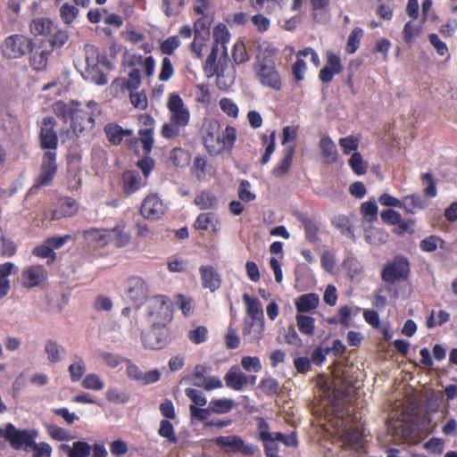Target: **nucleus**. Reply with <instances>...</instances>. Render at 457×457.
I'll return each mask as SVG.
<instances>
[{
    "mask_svg": "<svg viewBox=\"0 0 457 457\" xmlns=\"http://www.w3.org/2000/svg\"><path fill=\"white\" fill-rule=\"evenodd\" d=\"M235 406V402L229 398H217L210 402V407L213 413L226 414Z\"/></svg>",
    "mask_w": 457,
    "mask_h": 457,
    "instance_id": "obj_41",
    "label": "nucleus"
},
{
    "mask_svg": "<svg viewBox=\"0 0 457 457\" xmlns=\"http://www.w3.org/2000/svg\"><path fill=\"white\" fill-rule=\"evenodd\" d=\"M226 386L235 391H241L248 383V377L239 367L235 365L229 369L224 377Z\"/></svg>",
    "mask_w": 457,
    "mask_h": 457,
    "instance_id": "obj_24",
    "label": "nucleus"
},
{
    "mask_svg": "<svg viewBox=\"0 0 457 457\" xmlns=\"http://www.w3.org/2000/svg\"><path fill=\"white\" fill-rule=\"evenodd\" d=\"M199 272L204 288L209 289L211 292H215L220 287V275L212 266H201Z\"/></svg>",
    "mask_w": 457,
    "mask_h": 457,
    "instance_id": "obj_23",
    "label": "nucleus"
},
{
    "mask_svg": "<svg viewBox=\"0 0 457 457\" xmlns=\"http://www.w3.org/2000/svg\"><path fill=\"white\" fill-rule=\"evenodd\" d=\"M148 287L144 279L138 277L128 280L127 295L136 304H140L147 296Z\"/></svg>",
    "mask_w": 457,
    "mask_h": 457,
    "instance_id": "obj_22",
    "label": "nucleus"
},
{
    "mask_svg": "<svg viewBox=\"0 0 457 457\" xmlns=\"http://www.w3.org/2000/svg\"><path fill=\"white\" fill-rule=\"evenodd\" d=\"M56 153L46 152L43 157L40 173L34 185L35 187H43L50 185L57 172Z\"/></svg>",
    "mask_w": 457,
    "mask_h": 457,
    "instance_id": "obj_13",
    "label": "nucleus"
},
{
    "mask_svg": "<svg viewBox=\"0 0 457 457\" xmlns=\"http://www.w3.org/2000/svg\"><path fill=\"white\" fill-rule=\"evenodd\" d=\"M79 205L77 202L70 197L61 198L57 207L52 212V220H60L65 217H71L77 213Z\"/></svg>",
    "mask_w": 457,
    "mask_h": 457,
    "instance_id": "obj_26",
    "label": "nucleus"
},
{
    "mask_svg": "<svg viewBox=\"0 0 457 457\" xmlns=\"http://www.w3.org/2000/svg\"><path fill=\"white\" fill-rule=\"evenodd\" d=\"M409 271L410 265L407 259L403 256H396L383 269L382 278L384 281L393 284L398 280L405 279Z\"/></svg>",
    "mask_w": 457,
    "mask_h": 457,
    "instance_id": "obj_9",
    "label": "nucleus"
},
{
    "mask_svg": "<svg viewBox=\"0 0 457 457\" xmlns=\"http://www.w3.org/2000/svg\"><path fill=\"white\" fill-rule=\"evenodd\" d=\"M86 245L92 249L105 246L112 239V233L104 228H88L82 232Z\"/></svg>",
    "mask_w": 457,
    "mask_h": 457,
    "instance_id": "obj_18",
    "label": "nucleus"
},
{
    "mask_svg": "<svg viewBox=\"0 0 457 457\" xmlns=\"http://www.w3.org/2000/svg\"><path fill=\"white\" fill-rule=\"evenodd\" d=\"M185 125H179L169 119L161 129V135L166 139H173L179 136L181 129L185 128Z\"/></svg>",
    "mask_w": 457,
    "mask_h": 457,
    "instance_id": "obj_47",
    "label": "nucleus"
},
{
    "mask_svg": "<svg viewBox=\"0 0 457 457\" xmlns=\"http://www.w3.org/2000/svg\"><path fill=\"white\" fill-rule=\"evenodd\" d=\"M244 303L246 305V313L249 320L264 322V315L262 303L259 299L252 297L248 294L243 295Z\"/></svg>",
    "mask_w": 457,
    "mask_h": 457,
    "instance_id": "obj_28",
    "label": "nucleus"
},
{
    "mask_svg": "<svg viewBox=\"0 0 457 457\" xmlns=\"http://www.w3.org/2000/svg\"><path fill=\"white\" fill-rule=\"evenodd\" d=\"M32 49V41L26 36L14 34L7 37L1 46V51L7 59H18Z\"/></svg>",
    "mask_w": 457,
    "mask_h": 457,
    "instance_id": "obj_8",
    "label": "nucleus"
},
{
    "mask_svg": "<svg viewBox=\"0 0 457 457\" xmlns=\"http://www.w3.org/2000/svg\"><path fill=\"white\" fill-rule=\"evenodd\" d=\"M361 211L363 219L368 222H373L378 218V206L374 200L363 203Z\"/></svg>",
    "mask_w": 457,
    "mask_h": 457,
    "instance_id": "obj_52",
    "label": "nucleus"
},
{
    "mask_svg": "<svg viewBox=\"0 0 457 457\" xmlns=\"http://www.w3.org/2000/svg\"><path fill=\"white\" fill-rule=\"evenodd\" d=\"M220 220L216 213L203 212L198 215L194 222V228L197 230H209L216 233L220 229Z\"/></svg>",
    "mask_w": 457,
    "mask_h": 457,
    "instance_id": "obj_25",
    "label": "nucleus"
},
{
    "mask_svg": "<svg viewBox=\"0 0 457 457\" xmlns=\"http://www.w3.org/2000/svg\"><path fill=\"white\" fill-rule=\"evenodd\" d=\"M219 105L222 112H225L228 116L232 118H237L238 116V107L232 99L223 97L220 100Z\"/></svg>",
    "mask_w": 457,
    "mask_h": 457,
    "instance_id": "obj_60",
    "label": "nucleus"
},
{
    "mask_svg": "<svg viewBox=\"0 0 457 457\" xmlns=\"http://www.w3.org/2000/svg\"><path fill=\"white\" fill-rule=\"evenodd\" d=\"M60 449L68 457H89L92 452V446L83 440L76 441L71 445L62 444Z\"/></svg>",
    "mask_w": 457,
    "mask_h": 457,
    "instance_id": "obj_30",
    "label": "nucleus"
},
{
    "mask_svg": "<svg viewBox=\"0 0 457 457\" xmlns=\"http://www.w3.org/2000/svg\"><path fill=\"white\" fill-rule=\"evenodd\" d=\"M82 386L86 389L100 391L104 387V382L97 374L89 373L82 380Z\"/></svg>",
    "mask_w": 457,
    "mask_h": 457,
    "instance_id": "obj_50",
    "label": "nucleus"
},
{
    "mask_svg": "<svg viewBox=\"0 0 457 457\" xmlns=\"http://www.w3.org/2000/svg\"><path fill=\"white\" fill-rule=\"evenodd\" d=\"M37 436V429H18L12 423H8L4 430V437L15 450L29 451L31 444Z\"/></svg>",
    "mask_w": 457,
    "mask_h": 457,
    "instance_id": "obj_5",
    "label": "nucleus"
},
{
    "mask_svg": "<svg viewBox=\"0 0 457 457\" xmlns=\"http://www.w3.org/2000/svg\"><path fill=\"white\" fill-rule=\"evenodd\" d=\"M327 63L320 70L319 78L323 83H329L332 81L334 76L343 71V64L339 55L336 54L331 51H328L326 54Z\"/></svg>",
    "mask_w": 457,
    "mask_h": 457,
    "instance_id": "obj_17",
    "label": "nucleus"
},
{
    "mask_svg": "<svg viewBox=\"0 0 457 457\" xmlns=\"http://www.w3.org/2000/svg\"><path fill=\"white\" fill-rule=\"evenodd\" d=\"M122 185L124 192L131 195L145 185V182H143L142 178L136 171L128 170L122 175Z\"/></svg>",
    "mask_w": 457,
    "mask_h": 457,
    "instance_id": "obj_34",
    "label": "nucleus"
},
{
    "mask_svg": "<svg viewBox=\"0 0 457 457\" xmlns=\"http://www.w3.org/2000/svg\"><path fill=\"white\" fill-rule=\"evenodd\" d=\"M362 435L358 428H349L343 432L342 439L351 447H358L361 444Z\"/></svg>",
    "mask_w": 457,
    "mask_h": 457,
    "instance_id": "obj_48",
    "label": "nucleus"
},
{
    "mask_svg": "<svg viewBox=\"0 0 457 457\" xmlns=\"http://www.w3.org/2000/svg\"><path fill=\"white\" fill-rule=\"evenodd\" d=\"M51 50H35L31 55V65L36 71H44L47 66V62Z\"/></svg>",
    "mask_w": 457,
    "mask_h": 457,
    "instance_id": "obj_43",
    "label": "nucleus"
},
{
    "mask_svg": "<svg viewBox=\"0 0 457 457\" xmlns=\"http://www.w3.org/2000/svg\"><path fill=\"white\" fill-rule=\"evenodd\" d=\"M194 202L201 210L215 208L218 203L216 196L210 192L200 193L195 196Z\"/></svg>",
    "mask_w": 457,
    "mask_h": 457,
    "instance_id": "obj_44",
    "label": "nucleus"
},
{
    "mask_svg": "<svg viewBox=\"0 0 457 457\" xmlns=\"http://www.w3.org/2000/svg\"><path fill=\"white\" fill-rule=\"evenodd\" d=\"M243 369L248 372H259L262 370V363L259 357L244 356L241 360Z\"/></svg>",
    "mask_w": 457,
    "mask_h": 457,
    "instance_id": "obj_61",
    "label": "nucleus"
},
{
    "mask_svg": "<svg viewBox=\"0 0 457 457\" xmlns=\"http://www.w3.org/2000/svg\"><path fill=\"white\" fill-rule=\"evenodd\" d=\"M18 272V267L12 262L0 264V299L4 298L10 292L11 281L9 277Z\"/></svg>",
    "mask_w": 457,
    "mask_h": 457,
    "instance_id": "obj_27",
    "label": "nucleus"
},
{
    "mask_svg": "<svg viewBox=\"0 0 457 457\" xmlns=\"http://www.w3.org/2000/svg\"><path fill=\"white\" fill-rule=\"evenodd\" d=\"M320 303V297L315 293L300 295L295 299V304L298 313L309 312L315 310Z\"/></svg>",
    "mask_w": 457,
    "mask_h": 457,
    "instance_id": "obj_32",
    "label": "nucleus"
},
{
    "mask_svg": "<svg viewBox=\"0 0 457 457\" xmlns=\"http://www.w3.org/2000/svg\"><path fill=\"white\" fill-rule=\"evenodd\" d=\"M68 370L71 381H79L86 372V363L81 357L76 356Z\"/></svg>",
    "mask_w": 457,
    "mask_h": 457,
    "instance_id": "obj_45",
    "label": "nucleus"
},
{
    "mask_svg": "<svg viewBox=\"0 0 457 457\" xmlns=\"http://www.w3.org/2000/svg\"><path fill=\"white\" fill-rule=\"evenodd\" d=\"M204 145L212 155H217L226 150L220 132V124L216 120L209 121L205 126Z\"/></svg>",
    "mask_w": 457,
    "mask_h": 457,
    "instance_id": "obj_12",
    "label": "nucleus"
},
{
    "mask_svg": "<svg viewBox=\"0 0 457 457\" xmlns=\"http://www.w3.org/2000/svg\"><path fill=\"white\" fill-rule=\"evenodd\" d=\"M52 21L46 18H37L32 21L30 31L35 36H46L51 32Z\"/></svg>",
    "mask_w": 457,
    "mask_h": 457,
    "instance_id": "obj_42",
    "label": "nucleus"
},
{
    "mask_svg": "<svg viewBox=\"0 0 457 457\" xmlns=\"http://www.w3.org/2000/svg\"><path fill=\"white\" fill-rule=\"evenodd\" d=\"M79 10L75 5L65 3L60 8V16L62 21L67 24H71L78 17Z\"/></svg>",
    "mask_w": 457,
    "mask_h": 457,
    "instance_id": "obj_49",
    "label": "nucleus"
},
{
    "mask_svg": "<svg viewBox=\"0 0 457 457\" xmlns=\"http://www.w3.org/2000/svg\"><path fill=\"white\" fill-rule=\"evenodd\" d=\"M339 145L345 154H350L352 152L357 150L359 146V139L354 136L342 137L339 139Z\"/></svg>",
    "mask_w": 457,
    "mask_h": 457,
    "instance_id": "obj_64",
    "label": "nucleus"
},
{
    "mask_svg": "<svg viewBox=\"0 0 457 457\" xmlns=\"http://www.w3.org/2000/svg\"><path fill=\"white\" fill-rule=\"evenodd\" d=\"M47 278L43 266L32 265L25 268L21 272V284L26 288L38 287Z\"/></svg>",
    "mask_w": 457,
    "mask_h": 457,
    "instance_id": "obj_21",
    "label": "nucleus"
},
{
    "mask_svg": "<svg viewBox=\"0 0 457 457\" xmlns=\"http://www.w3.org/2000/svg\"><path fill=\"white\" fill-rule=\"evenodd\" d=\"M45 352L47 355V360L52 363L61 361L66 354L65 348L53 340H47L46 342Z\"/></svg>",
    "mask_w": 457,
    "mask_h": 457,
    "instance_id": "obj_36",
    "label": "nucleus"
},
{
    "mask_svg": "<svg viewBox=\"0 0 457 457\" xmlns=\"http://www.w3.org/2000/svg\"><path fill=\"white\" fill-rule=\"evenodd\" d=\"M253 71L257 80L263 87L274 91H280L282 89V78L276 67L275 62H254Z\"/></svg>",
    "mask_w": 457,
    "mask_h": 457,
    "instance_id": "obj_4",
    "label": "nucleus"
},
{
    "mask_svg": "<svg viewBox=\"0 0 457 457\" xmlns=\"http://www.w3.org/2000/svg\"><path fill=\"white\" fill-rule=\"evenodd\" d=\"M85 54L86 67L82 72L83 78L98 86L105 85L108 80L100 69L97 49L93 46H86Z\"/></svg>",
    "mask_w": 457,
    "mask_h": 457,
    "instance_id": "obj_6",
    "label": "nucleus"
},
{
    "mask_svg": "<svg viewBox=\"0 0 457 457\" xmlns=\"http://www.w3.org/2000/svg\"><path fill=\"white\" fill-rule=\"evenodd\" d=\"M319 146L326 163L330 164L337 161L338 152L337 145L328 136H322Z\"/></svg>",
    "mask_w": 457,
    "mask_h": 457,
    "instance_id": "obj_33",
    "label": "nucleus"
},
{
    "mask_svg": "<svg viewBox=\"0 0 457 457\" xmlns=\"http://www.w3.org/2000/svg\"><path fill=\"white\" fill-rule=\"evenodd\" d=\"M55 120L53 117H46L40 126V144L41 147L46 152L56 153L58 145V137L55 130Z\"/></svg>",
    "mask_w": 457,
    "mask_h": 457,
    "instance_id": "obj_10",
    "label": "nucleus"
},
{
    "mask_svg": "<svg viewBox=\"0 0 457 457\" xmlns=\"http://www.w3.org/2000/svg\"><path fill=\"white\" fill-rule=\"evenodd\" d=\"M49 436L57 441H70L73 438L70 431L57 425L47 426Z\"/></svg>",
    "mask_w": 457,
    "mask_h": 457,
    "instance_id": "obj_54",
    "label": "nucleus"
},
{
    "mask_svg": "<svg viewBox=\"0 0 457 457\" xmlns=\"http://www.w3.org/2000/svg\"><path fill=\"white\" fill-rule=\"evenodd\" d=\"M215 45L205 62L208 76H217V86L227 90L235 82L236 71L228 55L226 44L230 40V34L226 25L220 23L213 29Z\"/></svg>",
    "mask_w": 457,
    "mask_h": 457,
    "instance_id": "obj_1",
    "label": "nucleus"
},
{
    "mask_svg": "<svg viewBox=\"0 0 457 457\" xmlns=\"http://www.w3.org/2000/svg\"><path fill=\"white\" fill-rule=\"evenodd\" d=\"M123 63L128 67H142L146 77H153L155 71V61L152 56L144 57L138 54L127 53L123 56Z\"/></svg>",
    "mask_w": 457,
    "mask_h": 457,
    "instance_id": "obj_20",
    "label": "nucleus"
},
{
    "mask_svg": "<svg viewBox=\"0 0 457 457\" xmlns=\"http://www.w3.org/2000/svg\"><path fill=\"white\" fill-rule=\"evenodd\" d=\"M387 427L396 444H416L421 439L420 430L412 422L395 420Z\"/></svg>",
    "mask_w": 457,
    "mask_h": 457,
    "instance_id": "obj_7",
    "label": "nucleus"
},
{
    "mask_svg": "<svg viewBox=\"0 0 457 457\" xmlns=\"http://www.w3.org/2000/svg\"><path fill=\"white\" fill-rule=\"evenodd\" d=\"M363 37V30L361 28H355L349 35L346 51L349 54H353L357 51L360 46L361 37Z\"/></svg>",
    "mask_w": 457,
    "mask_h": 457,
    "instance_id": "obj_53",
    "label": "nucleus"
},
{
    "mask_svg": "<svg viewBox=\"0 0 457 457\" xmlns=\"http://www.w3.org/2000/svg\"><path fill=\"white\" fill-rule=\"evenodd\" d=\"M264 322L245 320L243 337L249 343L259 342L263 337Z\"/></svg>",
    "mask_w": 457,
    "mask_h": 457,
    "instance_id": "obj_29",
    "label": "nucleus"
},
{
    "mask_svg": "<svg viewBox=\"0 0 457 457\" xmlns=\"http://www.w3.org/2000/svg\"><path fill=\"white\" fill-rule=\"evenodd\" d=\"M29 451L33 452V457H51L53 453L52 446L48 443H37L36 440L31 444Z\"/></svg>",
    "mask_w": 457,
    "mask_h": 457,
    "instance_id": "obj_55",
    "label": "nucleus"
},
{
    "mask_svg": "<svg viewBox=\"0 0 457 457\" xmlns=\"http://www.w3.org/2000/svg\"><path fill=\"white\" fill-rule=\"evenodd\" d=\"M214 442L226 452H241L245 455H253L256 451L254 445H245L242 438L238 436H219L215 438Z\"/></svg>",
    "mask_w": 457,
    "mask_h": 457,
    "instance_id": "obj_15",
    "label": "nucleus"
},
{
    "mask_svg": "<svg viewBox=\"0 0 457 457\" xmlns=\"http://www.w3.org/2000/svg\"><path fill=\"white\" fill-rule=\"evenodd\" d=\"M296 324L299 331L307 336H312L315 329L314 318L303 313H297L295 316Z\"/></svg>",
    "mask_w": 457,
    "mask_h": 457,
    "instance_id": "obj_39",
    "label": "nucleus"
},
{
    "mask_svg": "<svg viewBox=\"0 0 457 457\" xmlns=\"http://www.w3.org/2000/svg\"><path fill=\"white\" fill-rule=\"evenodd\" d=\"M428 203L419 195H410L403 198L402 207L407 212L415 213L427 206Z\"/></svg>",
    "mask_w": 457,
    "mask_h": 457,
    "instance_id": "obj_37",
    "label": "nucleus"
},
{
    "mask_svg": "<svg viewBox=\"0 0 457 457\" xmlns=\"http://www.w3.org/2000/svg\"><path fill=\"white\" fill-rule=\"evenodd\" d=\"M245 46L243 42L237 41L233 48V60L237 64H242L249 60Z\"/></svg>",
    "mask_w": 457,
    "mask_h": 457,
    "instance_id": "obj_62",
    "label": "nucleus"
},
{
    "mask_svg": "<svg viewBox=\"0 0 457 457\" xmlns=\"http://www.w3.org/2000/svg\"><path fill=\"white\" fill-rule=\"evenodd\" d=\"M388 239V234L379 228H370L365 230V240L370 245L384 244Z\"/></svg>",
    "mask_w": 457,
    "mask_h": 457,
    "instance_id": "obj_46",
    "label": "nucleus"
},
{
    "mask_svg": "<svg viewBox=\"0 0 457 457\" xmlns=\"http://www.w3.org/2000/svg\"><path fill=\"white\" fill-rule=\"evenodd\" d=\"M295 151V145H290L285 147L284 157L272 170V175L276 178L284 177L290 170L294 154Z\"/></svg>",
    "mask_w": 457,
    "mask_h": 457,
    "instance_id": "obj_31",
    "label": "nucleus"
},
{
    "mask_svg": "<svg viewBox=\"0 0 457 457\" xmlns=\"http://www.w3.org/2000/svg\"><path fill=\"white\" fill-rule=\"evenodd\" d=\"M167 108L170 112V120L179 125H188L190 112L178 94H171L170 96Z\"/></svg>",
    "mask_w": 457,
    "mask_h": 457,
    "instance_id": "obj_14",
    "label": "nucleus"
},
{
    "mask_svg": "<svg viewBox=\"0 0 457 457\" xmlns=\"http://www.w3.org/2000/svg\"><path fill=\"white\" fill-rule=\"evenodd\" d=\"M104 132L110 143L119 145L124 137H130L133 134L132 129H122L115 123H109L104 127Z\"/></svg>",
    "mask_w": 457,
    "mask_h": 457,
    "instance_id": "obj_35",
    "label": "nucleus"
},
{
    "mask_svg": "<svg viewBox=\"0 0 457 457\" xmlns=\"http://www.w3.org/2000/svg\"><path fill=\"white\" fill-rule=\"evenodd\" d=\"M187 337L192 343L199 345L207 340L208 330L204 326H198L195 328L189 330Z\"/></svg>",
    "mask_w": 457,
    "mask_h": 457,
    "instance_id": "obj_58",
    "label": "nucleus"
},
{
    "mask_svg": "<svg viewBox=\"0 0 457 457\" xmlns=\"http://www.w3.org/2000/svg\"><path fill=\"white\" fill-rule=\"evenodd\" d=\"M348 163L356 175H363L367 171V164L364 162L360 153L354 152L348 161Z\"/></svg>",
    "mask_w": 457,
    "mask_h": 457,
    "instance_id": "obj_51",
    "label": "nucleus"
},
{
    "mask_svg": "<svg viewBox=\"0 0 457 457\" xmlns=\"http://www.w3.org/2000/svg\"><path fill=\"white\" fill-rule=\"evenodd\" d=\"M209 370L208 367L204 365H197L193 372L195 379L194 385L202 387L206 391L221 388L223 386L222 381L214 376H204V373Z\"/></svg>",
    "mask_w": 457,
    "mask_h": 457,
    "instance_id": "obj_19",
    "label": "nucleus"
},
{
    "mask_svg": "<svg viewBox=\"0 0 457 457\" xmlns=\"http://www.w3.org/2000/svg\"><path fill=\"white\" fill-rule=\"evenodd\" d=\"M170 160L174 166L185 168L190 162V154L181 147H175L170 153Z\"/></svg>",
    "mask_w": 457,
    "mask_h": 457,
    "instance_id": "obj_40",
    "label": "nucleus"
},
{
    "mask_svg": "<svg viewBox=\"0 0 457 457\" xmlns=\"http://www.w3.org/2000/svg\"><path fill=\"white\" fill-rule=\"evenodd\" d=\"M147 313L153 327H166L172 319L171 303L164 295H155L147 302Z\"/></svg>",
    "mask_w": 457,
    "mask_h": 457,
    "instance_id": "obj_3",
    "label": "nucleus"
},
{
    "mask_svg": "<svg viewBox=\"0 0 457 457\" xmlns=\"http://www.w3.org/2000/svg\"><path fill=\"white\" fill-rule=\"evenodd\" d=\"M86 108L87 110L81 108V104L75 101L67 104L60 101L54 105L57 116H61L65 121L71 120V127L76 136L91 130L96 118L101 113L99 105L95 101H89Z\"/></svg>",
    "mask_w": 457,
    "mask_h": 457,
    "instance_id": "obj_2",
    "label": "nucleus"
},
{
    "mask_svg": "<svg viewBox=\"0 0 457 457\" xmlns=\"http://www.w3.org/2000/svg\"><path fill=\"white\" fill-rule=\"evenodd\" d=\"M108 232L112 233L111 240H113L118 247L127 245L131 239V235L129 232L126 231L125 225L123 223L118 224L113 228L109 229Z\"/></svg>",
    "mask_w": 457,
    "mask_h": 457,
    "instance_id": "obj_38",
    "label": "nucleus"
},
{
    "mask_svg": "<svg viewBox=\"0 0 457 457\" xmlns=\"http://www.w3.org/2000/svg\"><path fill=\"white\" fill-rule=\"evenodd\" d=\"M169 340V331L166 327H153L152 329L143 334L142 343L145 348L160 350L163 348Z\"/></svg>",
    "mask_w": 457,
    "mask_h": 457,
    "instance_id": "obj_16",
    "label": "nucleus"
},
{
    "mask_svg": "<svg viewBox=\"0 0 457 457\" xmlns=\"http://www.w3.org/2000/svg\"><path fill=\"white\" fill-rule=\"evenodd\" d=\"M105 396L108 401L119 404L126 403L129 400L128 394L116 387H109L105 393Z\"/></svg>",
    "mask_w": 457,
    "mask_h": 457,
    "instance_id": "obj_57",
    "label": "nucleus"
},
{
    "mask_svg": "<svg viewBox=\"0 0 457 457\" xmlns=\"http://www.w3.org/2000/svg\"><path fill=\"white\" fill-rule=\"evenodd\" d=\"M443 245L444 241L440 237L429 236L421 240L420 247L422 251L430 253L436 251L438 247L443 248Z\"/></svg>",
    "mask_w": 457,
    "mask_h": 457,
    "instance_id": "obj_56",
    "label": "nucleus"
},
{
    "mask_svg": "<svg viewBox=\"0 0 457 457\" xmlns=\"http://www.w3.org/2000/svg\"><path fill=\"white\" fill-rule=\"evenodd\" d=\"M159 435L166 438L170 443H177L178 438L175 435L172 424L167 420H162L160 423Z\"/></svg>",
    "mask_w": 457,
    "mask_h": 457,
    "instance_id": "obj_59",
    "label": "nucleus"
},
{
    "mask_svg": "<svg viewBox=\"0 0 457 457\" xmlns=\"http://www.w3.org/2000/svg\"><path fill=\"white\" fill-rule=\"evenodd\" d=\"M166 212V205L156 194H150L145 197L140 206L141 215L149 220H160Z\"/></svg>",
    "mask_w": 457,
    "mask_h": 457,
    "instance_id": "obj_11",
    "label": "nucleus"
},
{
    "mask_svg": "<svg viewBox=\"0 0 457 457\" xmlns=\"http://www.w3.org/2000/svg\"><path fill=\"white\" fill-rule=\"evenodd\" d=\"M184 5V0H163V12L170 17L179 14Z\"/></svg>",
    "mask_w": 457,
    "mask_h": 457,
    "instance_id": "obj_63",
    "label": "nucleus"
}]
</instances>
